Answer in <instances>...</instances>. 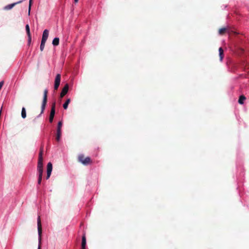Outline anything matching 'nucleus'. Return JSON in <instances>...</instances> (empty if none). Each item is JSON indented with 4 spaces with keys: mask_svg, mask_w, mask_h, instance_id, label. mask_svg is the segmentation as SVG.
Instances as JSON below:
<instances>
[{
    "mask_svg": "<svg viewBox=\"0 0 249 249\" xmlns=\"http://www.w3.org/2000/svg\"><path fill=\"white\" fill-rule=\"evenodd\" d=\"M28 44L29 45L31 42V36H28Z\"/></svg>",
    "mask_w": 249,
    "mask_h": 249,
    "instance_id": "22",
    "label": "nucleus"
},
{
    "mask_svg": "<svg viewBox=\"0 0 249 249\" xmlns=\"http://www.w3.org/2000/svg\"><path fill=\"white\" fill-rule=\"evenodd\" d=\"M25 29H26V33H27V36H31V33H30V27H29V26L28 24H27L25 26Z\"/></svg>",
    "mask_w": 249,
    "mask_h": 249,
    "instance_id": "20",
    "label": "nucleus"
},
{
    "mask_svg": "<svg viewBox=\"0 0 249 249\" xmlns=\"http://www.w3.org/2000/svg\"><path fill=\"white\" fill-rule=\"evenodd\" d=\"M21 117L23 119H25L26 117V112L25 108L23 107L21 110Z\"/></svg>",
    "mask_w": 249,
    "mask_h": 249,
    "instance_id": "17",
    "label": "nucleus"
},
{
    "mask_svg": "<svg viewBox=\"0 0 249 249\" xmlns=\"http://www.w3.org/2000/svg\"><path fill=\"white\" fill-rule=\"evenodd\" d=\"M37 230L38 234V249H41V242L42 236V226L40 216L37 217Z\"/></svg>",
    "mask_w": 249,
    "mask_h": 249,
    "instance_id": "3",
    "label": "nucleus"
},
{
    "mask_svg": "<svg viewBox=\"0 0 249 249\" xmlns=\"http://www.w3.org/2000/svg\"><path fill=\"white\" fill-rule=\"evenodd\" d=\"M78 160L85 165L91 164L92 161L90 157H85L83 154H80L78 157Z\"/></svg>",
    "mask_w": 249,
    "mask_h": 249,
    "instance_id": "2",
    "label": "nucleus"
},
{
    "mask_svg": "<svg viewBox=\"0 0 249 249\" xmlns=\"http://www.w3.org/2000/svg\"><path fill=\"white\" fill-rule=\"evenodd\" d=\"M4 84V81H2L1 82H0V90H1L3 85Z\"/></svg>",
    "mask_w": 249,
    "mask_h": 249,
    "instance_id": "23",
    "label": "nucleus"
},
{
    "mask_svg": "<svg viewBox=\"0 0 249 249\" xmlns=\"http://www.w3.org/2000/svg\"><path fill=\"white\" fill-rule=\"evenodd\" d=\"M21 2H22V1L20 0V1H19L17 2H15V3H13L12 4H9L8 5L4 7V9H5V10H10V9H12L16 4H17L18 3H21Z\"/></svg>",
    "mask_w": 249,
    "mask_h": 249,
    "instance_id": "12",
    "label": "nucleus"
},
{
    "mask_svg": "<svg viewBox=\"0 0 249 249\" xmlns=\"http://www.w3.org/2000/svg\"><path fill=\"white\" fill-rule=\"evenodd\" d=\"M86 245V235L84 234L82 238V245H81V249H85Z\"/></svg>",
    "mask_w": 249,
    "mask_h": 249,
    "instance_id": "11",
    "label": "nucleus"
},
{
    "mask_svg": "<svg viewBox=\"0 0 249 249\" xmlns=\"http://www.w3.org/2000/svg\"><path fill=\"white\" fill-rule=\"evenodd\" d=\"M32 1H33V0H29V10H28L29 15L30 14V13L31 5L32 4Z\"/></svg>",
    "mask_w": 249,
    "mask_h": 249,
    "instance_id": "21",
    "label": "nucleus"
},
{
    "mask_svg": "<svg viewBox=\"0 0 249 249\" xmlns=\"http://www.w3.org/2000/svg\"><path fill=\"white\" fill-rule=\"evenodd\" d=\"M61 80V75L57 74L55 77L54 81V89L55 90H57L60 85Z\"/></svg>",
    "mask_w": 249,
    "mask_h": 249,
    "instance_id": "7",
    "label": "nucleus"
},
{
    "mask_svg": "<svg viewBox=\"0 0 249 249\" xmlns=\"http://www.w3.org/2000/svg\"><path fill=\"white\" fill-rule=\"evenodd\" d=\"M47 94H48V90L45 89L43 92V98L41 105V114H42L44 112V111L45 109L46 106L47 102Z\"/></svg>",
    "mask_w": 249,
    "mask_h": 249,
    "instance_id": "4",
    "label": "nucleus"
},
{
    "mask_svg": "<svg viewBox=\"0 0 249 249\" xmlns=\"http://www.w3.org/2000/svg\"><path fill=\"white\" fill-rule=\"evenodd\" d=\"M49 36V31L47 29L44 30L43 33L42 40L46 41Z\"/></svg>",
    "mask_w": 249,
    "mask_h": 249,
    "instance_id": "10",
    "label": "nucleus"
},
{
    "mask_svg": "<svg viewBox=\"0 0 249 249\" xmlns=\"http://www.w3.org/2000/svg\"><path fill=\"white\" fill-rule=\"evenodd\" d=\"M69 86L68 84H66L63 88L62 91L60 93V97H63L68 92L69 90Z\"/></svg>",
    "mask_w": 249,
    "mask_h": 249,
    "instance_id": "9",
    "label": "nucleus"
},
{
    "mask_svg": "<svg viewBox=\"0 0 249 249\" xmlns=\"http://www.w3.org/2000/svg\"><path fill=\"white\" fill-rule=\"evenodd\" d=\"M46 41L41 40V44L40 46V51L42 52L43 51L44 47H45V44Z\"/></svg>",
    "mask_w": 249,
    "mask_h": 249,
    "instance_id": "19",
    "label": "nucleus"
},
{
    "mask_svg": "<svg viewBox=\"0 0 249 249\" xmlns=\"http://www.w3.org/2000/svg\"><path fill=\"white\" fill-rule=\"evenodd\" d=\"M246 98L244 95H242L239 97L238 100L239 104L242 105L244 104V101L246 100Z\"/></svg>",
    "mask_w": 249,
    "mask_h": 249,
    "instance_id": "14",
    "label": "nucleus"
},
{
    "mask_svg": "<svg viewBox=\"0 0 249 249\" xmlns=\"http://www.w3.org/2000/svg\"><path fill=\"white\" fill-rule=\"evenodd\" d=\"M71 102V99L70 98L68 99L65 102V103L63 104V108L65 109H67V108H68V105L69 104H70Z\"/></svg>",
    "mask_w": 249,
    "mask_h": 249,
    "instance_id": "16",
    "label": "nucleus"
},
{
    "mask_svg": "<svg viewBox=\"0 0 249 249\" xmlns=\"http://www.w3.org/2000/svg\"><path fill=\"white\" fill-rule=\"evenodd\" d=\"M59 38L58 37H55L53 40V42H52V44H53V45L54 46H57L59 45Z\"/></svg>",
    "mask_w": 249,
    "mask_h": 249,
    "instance_id": "15",
    "label": "nucleus"
},
{
    "mask_svg": "<svg viewBox=\"0 0 249 249\" xmlns=\"http://www.w3.org/2000/svg\"><path fill=\"white\" fill-rule=\"evenodd\" d=\"M62 126V121H59L57 124V132L55 139L57 142H59L60 140L61 136V128Z\"/></svg>",
    "mask_w": 249,
    "mask_h": 249,
    "instance_id": "5",
    "label": "nucleus"
},
{
    "mask_svg": "<svg viewBox=\"0 0 249 249\" xmlns=\"http://www.w3.org/2000/svg\"><path fill=\"white\" fill-rule=\"evenodd\" d=\"M78 0H74V2H75V3L77 2H78Z\"/></svg>",
    "mask_w": 249,
    "mask_h": 249,
    "instance_id": "24",
    "label": "nucleus"
},
{
    "mask_svg": "<svg viewBox=\"0 0 249 249\" xmlns=\"http://www.w3.org/2000/svg\"><path fill=\"white\" fill-rule=\"evenodd\" d=\"M43 149H41L39 154V158L37 162V170L38 173V184H40L42 181L43 174Z\"/></svg>",
    "mask_w": 249,
    "mask_h": 249,
    "instance_id": "1",
    "label": "nucleus"
},
{
    "mask_svg": "<svg viewBox=\"0 0 249 249\" xmlns=\"http://www.w3.org/2000/svg\"><path fill=\"white\" fill-rule=\"evenodd\" d=\"M227 30V29L226 28H222L219 30L218 33L219 35H223L226 33Z\"/></svg>",
    "mask_w": 249,
    "mask_h": 249,
    "instance_id": "18",
    "label": "nucleus"
},
{
    "mask_svg": "<svg viewBox=\"0 0 249 249\" xmlns=\"http://www.w3.org/2000/svg\"><path fill=\"white\" fill-rule=\"evenodd\" d=\"M218 51H219V57H220V61H222L223 59V57H224V51H223V49L221 47H220L219 48Z\"/></svg>",
    "mask_w": 249,
    "mask_h": 249,
    "instance_id": "13",
    "label": "nucleus"
},
{
    "mask_svg": "<svg viewBox=\"0 0 249 249\" xmlns=\"http://www.w3.org/2000/svg\"><path fill=\"white\" fill-rule=\"evenodd\" d=\"M55 102L52 104L51 112L49 117V122L52 123L53 120V118L55 115Z\"/></svg>",
    "mask_w": 249,
    "mask_h": 249,
    "instance_id": "6",
    "label": "nucleus"
},
{
    "mask_svg": "<svg viewBox=\"0 0 249 249\" xmlns=\"http://www.w3.org/2000/svg\"><path fill=\"white\" fill-rule=\"evenodd\" d=\"M53 169V165L51 162H49L47 164V176H46V179H48L49 178L52 171Z\"/></svg>",
    "mask_w": 249,
    "mask_h": 249,
    "instance_id": "8",
    "label": "nucleus"
}]
</instances>
